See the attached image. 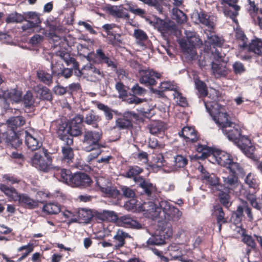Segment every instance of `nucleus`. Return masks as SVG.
Segmentation results:
<instances>
[{
    "label": "nucleus",
    "mask_w": 262,
    "mask_h": 262,
    "mask_svg": "<svg viewBox=\"0 0 262 262\" xmlns=\"http://www.w3.org/2000/svg\"><path fill=\"white\" fill-rule=\"evenodd\" d=\"M110 13L113 16L118 18H128V14L121 6H112L108 8Z\"/></svg>",
    "instance_id": "7c9ffc66"
},
{
    "label": "nucleus",
    "mask_w": 262,
    "mask_h": 262,
    "mask_svg": "<svg viewBox=\"0 0 262 262\" xmlns=\"http://www.w3.org/2000/svg\"><path fill=\"white\" fill-rule=\"evenodd\" d=\"M180 136H182L184 138L189 140L192 142H195L198 139V137L194 129L191 127H184L181 132L179 133Z\"/></svg>",
    "instance_id": "cd10ccee"
},
{
    "label": "nucleus",
    "mask_w": 262,
    "mask_h": 262,
    "mask_svg": "<svg viewBox=\"0 0 262 262\" xmlns=\"http://www.w3.org/2000/svg\"><path fill=\"white\" fill-rule=\"evenodd\" d=\"M23 101L26 107L34 106L37 103L35 102V98L32 93L28 91L24 96Z\"/></svg>",
    "instance_id": "864d4df0"
},
{
    "label": "nucleus",
    "mask_w": 262,
    "mask_h": 262,
    "mask_svg": "<svg viewBox=\"0 0 262 262\" xmlns=\"http://www.w3.org/2000/svg\"><path fill=\"white\" fill-rule=\"evenodd\" d=\"M55 57L63 60L67 66L72 64L73 68L75 69H77L78 68V63L75 61V59L71 57L69 54L67 52H59Z\"/></svg>",
    "instance_id": "f704fd0d"
},
{
    "label": "nucleus",
    "mask_w": 262,
    "mask_h": 262,
    "mask_svg": "<svg viewBox=\"0 0 262 262\" xmlns=\"http://www.w3.org/2000/svg\"><path fill=\"white\" fill-rule=\"evenodd\" d=\"M198 17L201 24L207 26L210 29L213 28L214 23L209 19V16L203 13H200L198 14Z\"/></svg>",
    "instance_id": "6e6d98bb"
},
{
    "label": "nucleus",
    "mask_w": 262,
    "mask_h": 262,
    "mask_svg": "<svg viewBox=\"0 0 262 262\" xmlns=\"http://www.w3.org/2000/svg\"><path fill=\"white\" fill-rule=\"evenodd\" d=\"M204 103L206 111L228 140L236 144L247 157H252L255 147L247 137L241 136L240 126L229 120L225 108L215 101L204 100Z\"/></svg>",
    "instance_id": "f257e3e1"
},
{
    "label": "nucleus",
    "mask_w": 262,
    "mask_h": 262,
    "mask_svg": "<svg viewBox=\"0 0 262 262\" xmlns=\"http://www.w3.org/2000/svg\"><path fill=\"white\" fill-rule=\"evenodd\" d=\"M194 83L200 96H206L207 94V90L205 83L197 78L194 79Z\"/></svg>",
    "instance_id": "5fc2aeb1"
},
{
    "label": "nucleus",
    "mask_w": 262,
    "mask_h": 262,
    "mask_svg": "<svg viewBox=\"0 0 262 262\" xmlns=\"http://www.w3.org/2000/svg\"><path fill=\"white\" fill-rule=\"evenodd\" d=\"M134 36L138 40V43L142 46L141 41L145 40L147 39L146 33L142 30L136 29L134 31Z\"/></svg>",
    "instance_id": "e2e57ef3"
},
{
    "label": "nucleus",
    "mask_w": 262,
    "mask_h": 262,
    "mask_svg": "<svg viewBox=\"0 0 262 262\" xmlns=\"http://www.w3.org/2000/svg\"><path fill=\"white\" fill-rule=\"evenodd\" d=\"M35 90L41 98L48 101H51L52 99V96L50 90L46 86L38 85Z\"/></svg>",
    "instance_id": "c9c22d12"
},
{
    "label": "nucleus",
    "mask_w": 262,
    "mask_h": 262,
    "mask_svg": "<svg viewBox=\"0 0 262 262\" xmlns=\"http://www.w3.org/2000/svg\"><path fill=\"white\" fill-rule=\"evenodd\" d=\"M21 99L20 91L16 89H12L7 91L6 99H9L12 102L18 103Z\"/></svg>",
    "instance_id": "4c0bfd02"
},
{
    "label": "nucleus",
    "mask_w": 262,
    "mask_h": 262,
    "mask_svg": "<svg viewBox=\"0 0 262 262\" xmlns=\"http://www.w3.org/2000/svg\"><path fill=\"white\" fill-rule=\"evenodd\" d=\"M0 190L9 198L10 201H17L20 195L14 188L8 187L3 184H0Z\"/></svg>",
    "instance_id": "bb28decb"
},
{
    "label": "nucleus",
    "mask_w": 262,
    "mask_h": 262,
    "mask_svg": "<svg viewBox=\"0 0 262 262\" xmlns=\"http://www.w3.org/2000/svg\"><path fill=\"white\" fill-rule=\"evenodd\" d=\"M219 191V195L221 203L225 206L228 207L231 204L229 194L226 192H223L222 190Z\"/></svg>",
    "instance_id": "13d9d810"
},
{
    "label": "nucleus",
    "mask_w": 262,
    "mask_h": 262,
    "mask_svg": "<svg viewBox=\"0 0 262 262\" xmlns=\"http://www.w3.org/2000/svg\"><path fill=\"white\" fill-rule=\"evenodd\" d=\"M96 184L100 187L101 191L109 196L115 198L119 194L118 191L115 188L105 186L106 181L102 177H100L96 180Z\"/></svg>",
    "instance_id": "b1692460"
},
{
    "label": "nucleus",
    "mask_w": 262,
    "mask_h": 262,
    "mask_svg": "<svg viewBox=\"0 0 262 262\" xmlns=\"http://www.w3.org/2000/svg\"><path fill=\"white\" fill-rule=\"evenodd\" d=\"M233 71L236 74H242L246 71V68L244 64L239 62H235L232 66Z\"/></svg>",
    "instance_id": "0e129e2a"
},
{
    "label": "nucleus",
    "mask_w": 262,
    "mask_h": 262,
    "mask_svg": "<svg viewBox=\"0 0 262 262\" xmlns=\"http://www.w3.org/2000/svg\"><path fill=\"white\" fill-rule=\"evenodd\" d=\"M226 168L228 169L234 176H243L244 174V170L243 168L240 166L239 163L234 161L232 158L231 162L228 164Z\"/></svg>",
    "instance_id": "473e14b6"
},
{
    "label": "nucleus",
    "mask_w": 262,
    "mask_h": 262,
    "mask_svg": "<svg viewBox=\"0 0 262 262\" xmlns=\"http://www.w3.org/2000/svg\"><path fill=\"white\" fill-rule=\"evenodd\" d=\"M160 204V202L158 204L152 202H144L142 204L141 212H143L146 217L151 220L157 219L159 217L162 210Z\"/></svg>",
    "instance_id": "9b49d317"
},
{
    "label": "nucleus",
    "mask_w": 262,
    "mask_h": 262,
    "mask_svg": "<svg viewBox=\"0 0 262 262\" xmlns=\"http://www.w3.org/2000/svg\"><path fill=\"white\" fill-rule=\"evenodd\" d=\"M241 205L238 206L236 212L235 213L236 217L239 219L242 216L243 211H245L248 216L250 219H252V213L251 212L250 209L247 206V202L243 200L241 201Z\"/></svg>",
    "instance_id": "a19ab883"
},
{
    "label": "nucleus",
    "mask_w": 262,
    "mask_h": 262,
    "mask_svg": "<svg viewBox=\"0 0 262 262\" xmlns=\"http://www.w3.org/2000/svg\"><path fill=\"white\" fill-rule=\"evenodd\" d=\"M196 151L199 154L191 157L194 159H204L209 157V161L213 163H216L219 165L226 167L231 161L232 156L227 152L219 149H214L206 145H198Z\"/></svg>",
    "instance_id": "f03ea898"
},
{
    "label": "nucleus",
    "mask_w": 262,
    "mask_h": 262,
    "mask_svg": "<svg viewBox=\"0 0 262 262\" xmlns=\"http://www.w3.org/2000/svg\"><path fill=\"white\" fill-rule=\"evenodd\" d=\"M8 125L14 131L18 127L22 126L26 122L25 119L22 116H16L10 118L7 121Z\"/></svg>",
    "instance_id": "2f4dec72"
},
{
    "label": "nucleus",
    "mask_w": 262,
    "mask_h": 262,
    "mask_svg": "<svg viewBox=\"0 0 262 262\" xmlns=\"http://www.w3.org/2000/svg\"><path fill=\"white\" fill-rule=\"evenodd\" d=\"M117 224L120 226L127 228L135 229H140L142 228V225L129 215H125L118 217Z\"/></svg>",
    "instance_id": "4be33fe9"
},
{
    "label": "nucleus",
    "mask_w": 262,
    "mask_h": 262,
    "mask_svg": "<svg viewBox=\"0 0 262 262\" xmlns=\"http://www.w3.org/2000/svg\"><path fill=\"white\" fill-rule=\"evenodd\" d=\"M124 207L128 211L140 212L142 211V204L140 205L136 199L133 198L125 202Z\"/></svg>",
    "instance_id": "c756f323"
},
{
    "label": "nucleus",
    "mask_w": 262,
    "mask_h": 262,
    "mask_svg": "<svg viewBox=\"0 0 262 262\" xmlns=\"http://www.w3.org/2000/svg\"><path fill=\"white\" fill-rule=\"evenodd\" d=\"M17 202L19 205L29 209L37 208L41 200L33 199L26 194H20Z\"/></svg>",
    "instance_id": "aec40b11"
},
{
    "label": "nucleus",
    "mask_w": 262,
    "mask_h": 262,
    "mask_svg": "<svg viewBox=\"0 0 262 262\" xmlns=\"http://www.w3.org/2000/svg\"><path fill=\"white\" fill-rule=\"evenodd\" d=\"M0 139L3 141H5L8 144H10L15 148L19 146L22 143L21 140L16 135L14 131L10 130L8 133H0Z\"/></svg>",
    "instance_id": "6ab92c4d"
},
{
    "label": "nucleus",
    "mask_w": 262,
    "mask_h": 262,
    "mask_svg": "<svg viewBox=\"0 0 262 262\" xmlns=\"http://www.w3.org/2000/svg\"><path fill=\"white\" fill-rule=\"evenodd\" d=\"M60 181L70 186L72 175L69 170L62 169L60 171Z\"/></svg>",
    "instance_id": "4d7b16f0"
},
{
    "label": "nucleus",
    "mask_w": 262,
    "mask_h": 262,
    "mask_svg": "<svg viewBox=\"0 0 262 262\" xmlns=\"http://www.w3.org/2000/svg\"><path fill=\"white\" fill-rule=\"evenodd\" d=\"M224 186L229 191L237 192L241 188V185L238 181L236 176H229L223 177Z\"/></svg>",
    "instance_id": "5701e85b"
},
{
    "label": "nucleus",
    "mask_w": 262,
    "mask_h": 262,
    "mask_svg": "<svg viewBox=\"0 0 262 262\" xmlns=\"http://www.w3.org/2000/svg\"><path fill=\"white\" fill-rule=\"evenodd\" d=\"M25 19L24 16L21 14L13 12L10 14L6 20L7 23H21Z\"/></svg>",
    "instance_id": "8fccbe9b"
},
{
    "label": "nucleus",
    "mask_w": 262,
    "mask_h": 262,
    "mask_svg": "<svg viewBox=\"0 0 262 262\" xmlns=\"http://www.w3.org/2000/svg\"><path fill=\"white\" fill-rule=\"evenodd\" d=\"M223 6L224 14L232 19L238 14L240 7L237 5V0H219Z\"/></svg>",
    "instance_id": "f8f14e48"
},
{
    "label": "nucleus",
    "mask_w": 262,
    "mask_h": 262,
    "mask_svg": "<svg viewBox=\"0 0 262 262\" xmlns=\"http://www.w3.org/2000/svg\"><path fill=\"white\" fill-rule=\"evenodd\" d=\"M174 164L166 163L164 170L167 172L176 171L179 168L184 167L187 164L188 160L184 156L178 155L174 157Z\"/></svg>",
    "instance_id": "f3484780"
},
{
    "label": "nucleus",
    "mask_w": 262,
    "mask_h": 262,
    "mask_svg": "<svg viewBox=\"0 0 262 262\" xmlns=\"http://www.w3.org/2000/svg\"><path fill=\"white\" fill-rule=\"evenodd\" d=\"M100 120L99 116L92 113H88L85 117L84 122L89 125L97 126V123Z\"/></svg>",
    "instance_id": "3c124183"
},
{
    "label": "nucleus",
    "mask_w": 262,
    "mask_h": 262,
    "mask_svg": "<svg viewBox=\"0 0 262 262\" xmlns=\"http://www.w3.org/2000/svg\"><path fill=\"white\" fill-rule=\"evenodd\" d=\"M154 23V27L161 32L164 31L167 27L166 23L160 18H156Z\"/></svg>",
    "instance_id": "69168bd1"
},
{
    "label": "nucleus",
    "mask_w": 262,
    "mask_h": 262,
    "mask_svg": "<svg viewBox=\"0 0 262 262\" xmlns=\"http://www.w3.org/2000/svg\"><path fill=\"white\" fill-rule=\"evenodd\" d=\"M83 120V117L79 115L76 116L69 123L68 135L69 137L77 136L80 135V126Z\"/></svg>",
    "instance_id": "dca6fc26"
},
{
    "label": "nucleus",
    "mask_w": 262,
    "mask_h": 262,
    "mask_svg": "<svg viewBox=\"0 0 262 262\" xmlns=\"http://www.w3.org/2000/svg\"><path fill=\"white\" fill-rule=\"evenodd\" d=\"M31 163L36 168L42 171H46L51 163V159L47 150L41 149L34 154L31 159Z\"/></svg>",
    "instance_id": "6e6552de"
},
{
    "label": "nucleus",
    "mask_w": 262,
    "mask_h": 262,
    "mask_svg": "<svg viewBox=\"0 0 262 262\" xmlns=\"http://www.w3.org/2000/svg\"><path fill=\"white\" fill-rule=\"evenodd\" d=\"M165 129L166 126L165 124L160 121H156L152 122L149 127L150 132L153 135H156L163 132Z\"/></svg>",
    "instance_id": "ea45409f"
},
{
    "label": "nucleus",
    "mask_w": 262,
    "mask_h": 262,
    "mask_svg": "<svg viewBox=\"0 0 262 262\" xmlns=\"http://www.w3.org/2000/svg\"><path fill=\"white\" fill-rule=\"evenodd\" d=\"M241 205L238 206L236 212L235 213L236 217L239 219L242 216L243 211H245L248 216L250 219H252V213L251 212L250 209L247 206V202L243 200L241 201Z\"/></svg>",
    "instance_id": "79ce46f5"
},
{
    "label": "nucleus",
    "mask_w": 262,
    "mask_h": 262,
    "mask_svg": "<svg viewBox=\"0 0 262 262\" xmlns=\"http://www.w3.org/2000/svg\"><path fill=\"white\" fill-rule=\"evenodd\" d=\"M177 88L178 86L173 83L169 81H164L161 83L159 86V90L151 89V91L153 93L162 96L164 91H172L174 92Z\"/></svg>",
    "instance_id": "c85d7f7f"
},
{
    "label": "nucleus",
    "mask_w": 262,
    "mask_h": 262,
    "mask_svg": "<svg viewBox=\"0 0 262 262\" xmlns=\"http://www.w3.org/2000/svg\"><path fill=\"white\" fill-rule=\"evenodd\" d=\"M185 34L187 40L181 39L179 43L186 58L192 60L196 56L195 47L200 46L202 42L195 32L186 31Z\"/></svg>",
    "instance_id": "20e7f679"
},
{
    "label": "nucleus",
    "mask_w": 262,
    "mask_h": 262,
    "mask_svg": "<svg viewBox=\"0 0 262 262\" xmlns=\"http://www.w3.org/2000/svg\"><path fill=\"white\" fill-rule=\"evenodd\" d=\"M39 80L46 84L50 85L52 82V75L43 70H39L37 73Z\"/></svg>",
    "instance_id": "49530a36"
},
{
    "label": "nucleus",
    "mask_w": 262,
    "mask_h": 262,
    "mask_svg": "<svg viewBox=\"0 0 262 262\" xmlns=\"http://www.w3.org/2000/svg\"><path fill=\"white\" fill-rule=\"evenodd\" d=\"M97 217L102 221L116 222L117 223L118 217L113 211L103 210L96 213Z\"/></svg>",
    "instance_id": "a878e982"
},
{
    "label": "nucleus",
    "mask_w": 262,
    "mask_h": 262,
    "mask_svg": "<svg viewBox=\"0 0 262 262\" xmlns=\"http://www.w3.org/2000/svg\"><path fill=\"white\" fill-rule=\"evenodd\" d=\"M97 107L100 110H101L104 112L105 117L107 120H111L112 119L113 115L112 110L107 106L102 103H98L97 104Z\"/></svg>",
    "instance_id": "bf43d9fd"
},
{
    "label": "nucleus",
    "mask_w": 262,
    "mask_h": 262,
    "mask_svg": "<svg viewBox=\"0 0 262 262\" xmlns=\"http://www.w3.org/2000/svg\"><path fill=\"white\" fill-rule=\"evenodd\" d=\"M206 46L207 45H212L213 47H210L209 51H206L204 52L203 53H201L199 56V66L201 67H204L206 65V61L204 60L205 58L208 59L209 57L212 56V50H213V53H214V49L219 51L218 49L215 48V47H221L223 42V39L222 38L215 35L213 33H210L209 35H207V39L205 41Z\"/></svg>",
    "instance_id": "0eeeda50"
},
{
    "label": "nucleus",
    "mask_w": 262,
    "mask_h": 262,
    "mask_svg": "<svg viewBox=\"0 0 262 262\" xmlns=\"http://www.w3.org/2000/svg\"><path fill=\"white\" fill-rule=\"evenodd\" d=\"M262 49V40L256 38L252 40L249 45V50L257 55H260Z\"/></svg>",
    "instance_id": "37998d69"
},
{
    "label": "nucleus",
    "mask_w": 262,
    "mask_h": 262,
    "mask_svg": "<svg viewBox=\"0 0 262 262\" xmlns=\"http://www.w3.org/2000/svg\"><path fill=\"white\" fill-rule=\"evenodd\" d=\"M83 75L87 80L91 81H97L102 77V74L100 70L90 63L83 66Z\"/></svg>",
    "instance_id": "4468645a"
},
{
    "label": "nucleus",
    "mask_w": 262,
    "mask_h": 262,
    "mask_svg": "<svg viewBox=\"0 0 262 262\" xmlns=\"http://www.w3.org/2000/svg\"><path fill=\"white\" fill-rule=\"evenodd\" d=\"M142 172V169L137 166L129 167L124 174L127 178H133L134 181L144 190L145 193L149 196L155 191V186L148 181L145 180L142 177H137Z\"/></svg>",
    "instance_id": "423d86ee"
},
{
    "label": "nucleus",
    "mask_w": 262,
    "mask_h": 262,
    "mask_svg": "<svg viewBox=\"0 0 262 262\" xmlns=\"http://www.w3.org/2000/svg\"><path fill=\"white\" fill-rule=\"evenodd\" d=\"M26 17L30 19L32 23L37 27L40 24L41 21L37 13L34 12H28L26 14Z\"/></svg>",
    "instance_id": "680f3d73"
},
{
    "label": "nucleus",
    "mask_w": 262,
    "mask_h": 262,
    "mask_svg": "<svg viewBox=\"0 0 262 262\" xmlns=\"http://www.w3.org/2000/svg\"><path fill=\"white\" fill-rule=\"evenodd\" d=\"M213 52V50H212ZM225 54L214 49V53H212V56L209 57L208 59L205 58L204 61L207 63H211L212 72L216 78L221 76H225L227 74V71L226 67Z\"/></svg>",
    "instance_id": "39448f33"
},
{
    "label": "nucleus",
    "mask_w": 262,
    "mask_h": 262,
    "mask_svg": "<svg viewBox=\"0 0 262 262\" xmlns=\"http://www.w3.org/2000/svg\"><path fill=\"white\" fill-rule=\"evenodd\" d=\"M69 145L67 144V146L62 147L61 149L62 160L68 163L72 162L74 158L73 149Z\"/></svg>",
    "instance_id": "58836bf2"
},
{
    "label": "nucleus",
    "mask_w": 262,
    "mask_h": 262,
    "mask_svg": "<svg viewBox=\"0 0 262 262\" xmlns=\"http://www.w3.org/2000/svg\"><path fill=\"white\" fill-rule=\"evenodd\" d=\"M129 237L128 233L118 230L113 237V249H118L123 247L125 244V239Z\"/></svg>",
    "instance_id": "393cba45"
},
{
    "label": "nucleus",
    "mask_w": 262,
    "mask_h": 262,
    "mask_svg": "<svg viewBox=\"0 0 262 262\" xmlns=\"http://www.w3.org/2000/svg\"><path fill=\"white\" fill-rule=\"evenodd\" d=\"M202 179L206 183L209 184L212 187L213 191H221L223 189L222 186L219 183V179L214 174H209L205 170H202Z\"/></svg>",
    "instance_id": "a211bd4d"
},
{
    "label": "nucleus",
    "mask_w": 262,
    "mask_h": 262,
    "mask_svg": "<svg viewBox=\"0 0 262 262\" xmlns=\"http://www.w3.org/2000/svg\"><path fill=\"white\" fill-rule=\"evenodd\" d=\"M246 183L251 188H256L257 186L256 180L251 173H249L245 179Z\"/></svg>",
    "instance_id": "338daca9"
},
{
    "label": "nucleus",
    "mask_w": 262,
    "mask_h": 262,
    "mask_svg": "<svg viewBox=\"0 0 262 262\" xmlns=\"http://www.w3.org/2000/svg\"><path fill=\"white\" fill-rule=\"evenodd\" d=\"M102 134L100 132L86 130L84 132L83 140L84 149L86 151L96 150L93 154H90L88 156L90 160L96 158L101 152L99 150L101 147L99 141L101 138Z\"/></svg>",
    "instance_id": "7ed1b4c3"
},
{
    "label": "nucleus",
    "mask_w": 262,
    "mask_h": 262,
    "mask_svg": "<svg viewBox=\"0 0 262 262\" xmlns=\"http://www.w3.org/2000/svg\"><path fill=\"white\" fill-rule=\"evenodd\" d=\"M25 143L32 150H37L42 145V137L37 131L31 129L25 132Z\"/></svg>",
    "instance_id": "9d476101"
},
{
    "label": "nucleus",
    "mask_w": 262,
    "mask_h": 262,
    "mask_svg": "<svg viewBox=\"0 0 262 262\" xmlns=\"http://www.w3.org/2000/svg\"><path fill=\"white\" fill-rule=\"evenodd\" d=\"M213 214L216 217L217 223L219 224V228L220 230L221 229L222 224L226 222L224 217V212H223L222 208L220 206H216L214 207Z\"/></svg>",
    "instance_id": "c03bdc74"
},
{
    "label": "nucleus",
    "mask_w": 262,
    "mask_h": 262,
    "mask_svg": "<svg viewBox=\"0 0 262 262\" xmlns=\"http://www.w3.org/2000/svg\"><path fill=\"white\" fill-rule=\"evenodd\" d=\"M61 210L60 206L56 203H50L43 205L42 211L48 214H55Z\"/></svg>",
    "instance_id": "72a5a7b5"
},
{
    "label": "nucleus",
    "mask_w": 262,
    "mask_h": 262,
    "mask_svg": "<svg viewBox=\"0 0 262 262\" xmlns=\"http://www.w3.org/2000/svg\"><path fill=\"white\" fill-rule=\"evenodd\" d=\"M164 243H165L164 238L162 237L161 234L160 235L156 234L152 236L147 241V244L148 245H160Z\"/></svg>",
    "instance_id": "603ef678"
},
{
    "label": "nucleus",
    "mask_w": 262,
    "mask_h": 262,
    "mask_svg": "<svg viewBox=\"0 0 262 262\" xmlns=\"http://www.w3.org/2000/svg\"><path fill=\"white\" fill-rule=\"evenodd\" d=\"M68 126L66 121L60 120L58 122L57 133L60 139L66 142L68 145L73 143V139L68 135Z\"/></svg>",
    "instance_id": "412c9836"
},
{
    "label": "nucleus",
    "mask_w": 262,
    "mask_h": 262,
    "mask_svg": "<svg viewBox=\"0 0 262 262\" xmlns=\"http://www.w3.org/2000/svg\"><path fill=\"white\" fill-rule=\"evenodd\" d=\"M92 183L90 177L84 173L78 172L72 175L70 186L72 187L89 186Z\"/></svg>",
    "instance_id": "2eb2a0df"
},
{
    "label": "nucleus",
    "mask_w": 262,
    "mask_h": 262,
    "mask_svg": "<svg viewBox=\"0 0 262 262\" xmlns=\"http://www.w3.org/2000/svg\"><path fill=\"white\" fill-rule=\"evenodd\" d=\"M33 249L34 246L33 244H29L27 245H24L20 247L17 250L18 251H21L24 250V249H27V252H26L22 255V256L19 258V260H21L25 258H26L29 253L33 251Z\"/></svg>",
    "instance_id": "052dcab7"
},
{
    "label": "nucleus",
    "mask_w": 262,
    "mask_h": 262,
    "mask_svg": "<svg viewBox=\"0 0 262 262\" xmlns=\"http://www.w3.org/2000/svg\"><path fill=\"white\" fill-rule=\"evenodd\" d=\"M130 125V121L125 118H119L116 120V125L121 129L127 128Z\"/></svg>",
    "instance_id": "774afa93"
},
{
    "label": "nucleus",
    "mask_w": 262,
    "mask_h": 262,
    "mask_svg": "<svg viewBox=\"0 0 262 262\" xmlns=\"http://www.w3.org/2000/svg\"><path fill=\"white\" fill-rule=\"evenodd\" d=\"M93 217V214L90 210L81 208L77 211V221L82 220L84 222L89 221Z\"/></svg>",
    "instance_id": "e433bc0d"
},
{
    "label": "nucleus",
    "mask_w": 262,
    "mask_h": 262,
    "mask_svg": "<svg viewBox=\"0 0 262 262\" xmlns=\"http://www.w3.org/2000/svg\"><path fill=\"white\" fill-rule=\"evenodd\" d=\"M139 81L141 84L146 86H152L156 84L155 78H159L160 73H157L151 69L141 70L139 71Z\"/></svg>",
    "instance_id": "ddd939ff"
},
{
    "label": "nucleus",
    "mask_w": 262,
    "mask_h": 262,
    "mask_svg": "<svg viewBox=\"0 0 262 262\" xmlns=\"http://www.w3.org/2000/svg\"><path fill=\"white\" fill-rule=\"evenodd\" d=\"M172 95L173 96V99L178 104L183 107L187 105L186 98L183 97L182 94L180 92L178 87L173 93Z\"/></svg>",
    "instance_id": "09e8293b"
},
{
    "label": "nucleus",
    "mask_w": 262,
    "mask_h": 262,
    "mask_svg": "<svg viewBox=\"0 0 262 262\" xmlns=\"http://www.w3.org/2000/svg\"><path fill=\"white\" fill-rule=\"evenodd\" d=\"M164 214V219L168 222H176L182 215V212L179 209L170 204L166 201H162L160 204Z\"/></svg>",
    "instance_id": "1a4fd4ad"
},
{
    "label": "nucleus",
    "mask_w": 262,
    "mask_h": 262,
    "mask_svg": "<svg viewBox=\"0 0 262 262\" xmlns=\"http://www.w3.org/2000/svg\"><path fill=\"white\" fill-rule=\"evenodd\" d=\"M172 12L173 19L178 23L182 24L186 21V16L181 10L177 8H173L172 10Z\"/></svg>",
    "instance_id": "de8ad7c7"
},
{
    "label": "nucleus",
    "mask_w": 262,
    "mask_h": 262,
    "mask_svg": "<svg viewBox=\"0 0 262 262\" xmlns=\"http://www.w3.org/2000/svg\"><path fill=\"white\" fill-rule=\"evenodd\" d=\"M51 69L53 74H56L58 75H60L66 78L71 77L73 73V70L71 68H64L62 70L61 67H60V70L59 71L57 70L56 66L53 65V63L51 64Z\"/></svg>",
    "instance_id": "a18cd8bd"
}]
</instances>
